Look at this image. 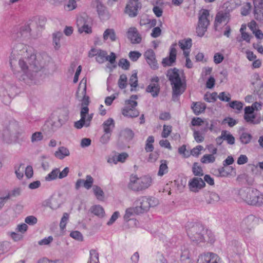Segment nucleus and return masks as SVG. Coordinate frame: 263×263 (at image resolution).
<instances>
[{
    "mask_svg": "<svg viewBox=\"0 0 263 263\" xmlns=\"http://www.w3.org/2000/svg\"><path fill=\"white\" fill-rule=\"evenodd\" d=\"M36 62V55L26 45L19 43L13 47L10 59L12 69L20 81H24L29 85L33 83V73L41 68Z\"/></svg>",
    "mask_w": 263,
    "mask_h": 263,
    "instance_id": "1",
    "label": "nucleus"
},
{
    "mask_svg": "<svg viewBox=\"0 0 263 263\" xmlns=\"http://www.w3.org/2000/svg\"><path fill=\"white\" fill-rule=\"evenodd\" d=\"M239 195L249 205H261L263 204V195L256 189L247 187L241 189L239 191Z\"/></svg>",
    "mask_w": 263,
    "mask_h": 263,
    "instance_id": "2",
    "label": "nucleus"
},
{
    "mask_svg": "<svg viewBox=\"0 0 263 263\" xmlns=\"http://www.w3.org/2000/svg\"><path fill=\"white\" fill-rule=\"evenodd\" d=\"M166 75L172 85L173 97L181 95L185 90V85L182 82L178 70L176 68L170 69Z\"/></svg>",
    "mask_w": 263,
    "mask_h": 263,
    "instance_id": "3",
    "label": "nucleus"
},
{
    "mask_svg": "<svg viewBox=\"0 0 263 263\" xmlns=\"http://www.w3.org/2000/svg\"><path fill=\"white\" fill-rule=\"evenodd\" d=\"M186 230L188 236L193 241L200 242L205 239L203 235L205 229L200 223L189 222L186 226Z\"/></svg>",
    "mask_w": 263,
    "mask_h": 263,
    "instance_id": "4",
    "label": "nucleus"
},
{
    "mask_svg": "<svg viewBox=\"0 0 263 263\" xmlns=\"http://www.w3.org/2000/svg\"><path fill=\"white\" fill-rule=\"evenodd\" d=\"M152 183V179L149 176L138 178L136 175H132L128 184V187L134 191H139L148 188Z\"/></svg>",
    "mask_w": 263,
    "mask_h": 263,
    "instance_id": "5",
    "label": "nucleus"
},
{
    "mask_svg": "<svg viewBox=\"0 0 263 263\" xmlns=\"http://www.w3.org/2000/svg\"><path fill=\"white\" fill-rule=\"evenodd\" d=\"M198 26L196 28V32L198 36L202 37L207 31V28L210 24V13L206 9L200 10L198 14Z\"/></svg>",
    "mask_w": 263,
    "mask_h": 263,
    "instance_id": "6",
    "label": "nucleus"
},
{
    "mask_svg": "<svg viewBox=\"0 0 263 263\" xmlns=\"http://www.w3.org/2000/svg\"><path fill=\"white\" fill-rule=\"evenodd\" d=\"M136 95H132L130 99L125 101V106L122 109V115L128 118H135L139 115V111L136 108L137 106Z\"/></svg>",
    "mask_w": 263,
    "mask_h": 263,
    "instance_id": "7",
    "label": "nucleus"
},
{
    "mask_svg": "<svg viewBox=\"0 0 263 263\" xmlns=\"http://www.w3.org/2000/svg\"><path fill=\"white\" fill-rule=\"evenodd\" d=\"M29 24L25 25L23 28L21 29L19 34L20 37L25 39L30 36L31 26L34 25L43 27L45 25L46 18L44 16H35L29 20Z\"/></svg>",
    "mask_w": 263,
    "mask_h": 263,
    "instance_id": "8",
    "label": "nucleus"
},
{
    "mask_svg": "<svg viewBox=\"0 0 263 263\" xmlns=\"http://www.w3.org/2000/svg\"><path fill=\"white\" fill-rule=\"evenodd\" d=\"M88 111L89 108L87 106L82 107L80 112L81 119L74 123V127L76 128L81 129L84 126L88 127L90 125L93 115H89Z\"/></svg>",
    "mask_w": 263,
    "mask_h": 263,
    "instance_id": "9",
    "label": "nucleus"
},
{
    "mask_svg": "<svg viewBox=\"0 0 263 263\" xmlns=\"http://www.w3.org/2000/svg\"><path fill=\"white\" fill-rule=\"evenodd\" d=\"M157 204V201L152 197L143 196L140 197L136 202L139 213H143L148 211L151 207L154 206Z\"/></svg>",
    "mask_w": 263,
    "mask_h": 263,
    "instance_id": "10",
    "label": "nucleus"
},
{
    "mask_svg": "<svg viewBox=\"0 0 263 263\" xmlns=\"http://www.w3.org/2000/svg\"><path fill=\"white\" fill-rule=\"evenodd\" d=\"M197 263H220V258L215 253L208 252L199 256Z\"/></svg>",
    "mask_w": 263,
    "mask_h": 263,
    "instance_id": "11",
    "label": "nucleus"
},
{
    "mask_svg": "<svg viewBox=\"0 0 263 263\" xmlns=\"http://www.w3.org/2000/svg\"><path fill=\"white\" fill-rule=\"evenodd\" d=\"M230 15L228 12L220 11L216 15L214 26L217 29L220 26L226 25L230 21Z\"/></svg>",
    "mask_w": 263,
    "mask_h": 263,
    "instance_id": "12",
    "label": "nucleus"
},
{
    "mask_svg": "<svg viewBox=\"0 0 263 263\" xmlns=\"http://www.w3.org/2000/svg\"><path fill=\"white\" fill-rule=\"evenodd\" d=\"M205 185L204 181L201 178L194 177L190 179L188 183V186L190 191L197 193L203 189Z\"/></svg>",
    "mask_w": 263,
    "mask_h": 263,
    "instance_id": "13",
    "label": "nucleus"
},
{
    "mask_svg": "<svg viewBox=\"0 0 263 263\" xmlns=\"http://www.w3.org/2000/svg\"><path fill=\"white\" fill-rule=\"evenodd\" d=\"M140 3L139 0H128L125 12L130 17H135L137 15L138 8Z\"/></svg>",
    "mask_w": 263,
    "mask_h": 263,
    "instance_id": "14",
    "label": "nucleus"
},
{
    "mask_svg": "<svg viewBox=\"0 0 263 263\" xmlns=\"http://www.w3.org/2000/svg\"><path fill=\"white\" fill-rule=\"evenodd\" d=\"M86 85L87 79L83 78L80 81L78 91L77 92V96L78 98H83L84 101L86 102V105L88 104V97L86 96Z\"/></svg>",
    "mask_w": 263,
    "mask_h": 263,
    "instance_id": "15",
    "label": "nucleus"
},
{
    "mask_svg": "<svg viewBox=\"0 0 263 263\" xmlns=\"http://www.w3.org/2000/svg\"><path fill=\"white\" fill-rule=\"evenodd\" d=\"M159 78L154 77L151 79V83L146 87L147 92L151 93L153 97L158 96L160 91V87L158 84Z\"/></svg>",
    "mask_w": 263,
    "mask_h": 263,
    "instance_id": "16",
    "label": "nucleus"
},
{
    "mask_svg": "<svg viewBox=\"0 0 263 263\" xmlns=\"http://www.w3.org/2000/svg\"><path fill=\"white\" fill-rule=\"evenodd\" d=\"M176 46V44H173L170 48L169 57L163 59L162 63L164 66H171L175 62L177 55Z\"/></svg>",
    "mask_w": 263,
    "mask_h": 263,
    "instance_id": "17",
    "label": "nucleus"
},
{
    "mask_svg": "<svg viewBox=\"0 0 263 263\" xmlns=\"http://www.w3.org/2000/svg\"><path fill=\"white\" fill-rule=\"evenodd\" d=\"M127 38L133 44L140 43L142 38L136 27H130L127 32Z\"/></svg>",
    "mask_w": 263,
    "mask_h": 263,
    "instance_id": "18",
    "label": "nucleus"
},
{
    "mask_svg": "<svg viewBox=\"0 0 263 263\" xmlns=\"http://www.w3.org/2000/svg\"><path fill=\"white\" fill-rule=\"evenodd\" d=\"M144 56L151 68L156 69L158 68V64L156 59L155 54L153 50L149 49L146 51Z\"/></svg>",
    "mask_w": 263,
    "mask_h": 263,
    "instance_id": "19",
    "label": "nucleus"
},
{
    "mask_svg": "<svg viewBox=\"0 0 263 263\" xmlns=\"http://www.w3.org/2000/svg\"><path fill=\"white\" fill-rule=\"evenodd\" d=\"M180 48L183 51L184 56H189L191 48L192 46V40L190 38L180 40L178 42Z\"/></svg>",
    "mask_w": 263,
    "mask_h": 263,
    "instance_id": "20",
    "label": "nucleus"
},
{
    "mask_svg": "<svg viewBox=\"0 0 263 263\" xmlns=\"http://www.w3.org/2000/svg\"><path fill=\"white\" fill-rule=\"evenodd\" d=\"M254 16L256 20H263V0H253Z\"/></svg>",
    "mask_w": 263,
    "mask_h": 263,
    "instance_id": "21",
    "label": "nucleus"
},
{
    "mask_svg": "<svg viewBox=\"0 0 263 263\" xmlns=\"http://www.w3.org/2000/svg\"><path fill=\"white\" fill-rule=\"evenodd\" d=\"M77 24L78 27V31L80 33H91V27L86 24L84 21V19L82 17L78 18L77 20Z\"/></svg>",
    "mask_w": 263,
    "mask_h": 263,
    "instance_id": "22",
    "label": "nucleus"
},
{
    "mask_svg": "<svg viewBox=\"0 0 263 263\" xmlns=\"http://www.w3.org/2000/svg\"><path fill=\"white\" fill-rule=\"evenodd\" d=\"M255 117L253 108L250 107V106H246L245 108L244 119L247 122L256 124V123L254 122Z\"/></svg>",
    "mask_w": 263,
    "mask_h": 263,
    "instance_id": "23",
    "label": "nucleus"
},
{
    "mask_svg": "<svg viewBox=\"0 0 263 263\" xmlns=\"http://www.w3.org/2000/svg\"><path fill=\"white\" fill-rule=\"evenodd\" d=\"M128 157V155L127 153H122L119 154L117 156H114L111 158L109 159L108 162L109 163L113 162L115 164H117L118 162L123 163Z\"/></svg>",
    "mask_w": 263,
    "mask_h": 263,
    "instance_id": "24",
    "label": "nucleus"
},
{
    "mask_svg": "<svg viewBox=\"0 0 263 263\" xmlns=\"http://www.w3.org/2000/svg\"><path fill=\"white\" fill-rule=\"evenodd\" d=\"M103 37L104 41L109 40L111 42L116 41L117 36L114 29L110 28L106 29L103 33Z\"/></svg>",
    "mask_w": 263,
    "mask_h": 263,
    "instance_id": "25",
    "label": "nucleus"
},
{
    "mask_svg": "<svg viewBox=\"0 0 263 263\" xmlns=\"http://www.w3.org/2000/svg\"><path fill=\"white\" fill-rule=\"evenodd\" d=\"M257 224V219L255 216L250 215L245 218L242 221V224L251 229L254 228Z\"/></svg>",
    "mask_w": 263,
    "mask_h": 263,
    "instance_id": "26",
    "label": "nucleus"
},
{
    "mask_svg": "<svg viewBox=\"0 0 263 263\" xmlns=\"http://www.w3.org/2000/svg\"><path fill=\"white\" fill-rule=\"evenodd\" d=\"M192 108L194 114L196 115H198L204 111L206 108V105L204 103L200 102H194Z\"/></svg>",
    "mask_w": 263,
    "mask_h": 263,
    "instance_id": "27",
    "label": "nucleus"
},
{
    "mask_svg": "<svg viewBox=\"0 0 263 263\" xmlns=\"http://www.w3.org/2000/svg\"><path fill=\"white\" fill-rule=\"evenodd\" d=\"M104 132L105 134H111V129L115 127V122L112 118H109L103 124Z\"/></svg>",
    "mask_w": 263,
    "mask_h": 263,
    "instance_id": "28",
    "label": "nucleus"
},
{
    "mask_svg": "<svg viewBox=\"0 0 263 263\" xmlns=\"http://www.w3.org/2000/svg\"><path fill=\"white\" fill-rule=\"evenodd\" d=\"M54 155L57 158L62 159L69 155V152L67 148L62 146L58 148V151L55 152Z\"/></svg>",
    "mask_w": 263,
    "mask_h": 263,
    "instance_id": "29",
    "label": "nucleus"
},
{
    "mask_svg": "<svg viewBox=\"0 0 263 263\" xmlns=\"http://www.w3.org/2000/svg\"><path fill=\"white\" fill-rule=\"evenodd\" d=\"M96 60L100 64L103 63L107 61V52L101 49L99 50V52L96 57Z\"/></svg>",
    "mask_w": 263,
    "mask_h": 263,
    "instance_id": "30",
    "label": "nucleus"
},
{
    "mask_svg": "<svg viewBox=\"0 0 263 263\" xmlns=\"http://www.w3.org/2000/svg\"><path fill=\"white\" fill-rule=\"evenodd\" d=\"M154 141V137L153 136H150L147 138L145 145V150L146 152H152L153 151L154 149L153 145Z\"/></svg>",
    "mask_w": 263,
    "mask_h": 263,
    "instance_id": "31",
    "label": "nucleus"
},
{
    "mask_svg": "<svg viewBox=\"0 0 263 263\" xmlns=\"http://www.w3.org/2000/svg\"><path fill=\"white\" fill-rule=\"evenodd\" d=\"M60 170L58 168L53 169L50 173H49L45 178L47 181H51L55 180L59 178V173Z\"/></svg>",
    "mask_w": 263,
    "mask_h": 263,
    "instance_id": "32",
    "label": "nucleus"
},
{
    "mask_svg": "<svg viewBox=\"0 0 263 263\" xmlns=\"http://www.w3.org/2000/svg\"><path fill=\"white\" fill-rule=\"evenodd\" d=\"M168 172V166L167 164V161L162 160L160 161V165L158 172V175L162 176Z\"/></svg>",
    "mask_w": 263,
    "mask_h": 263,
    "instance_id": "33",
    "label": "nucleus"
},
{
    "mask_svg": "<svg viewBox=\"0 0 263 263\" xmlns=\"http://www.w3.org/2000/svg\"><path fill=\"white\" fill-rule=\"evenodd\" d=\"M223 140H226L228 144L233 145L235 143V138L227 130L222 131Z\"/></svg>",
    "mask_w": 263,
    "mask_h": 263,
    "instance_id": "34",
    "label": "nucleus"
},
{
    "mask_svg": "<svg viewBox=\"0 0 263 263\" xmlns=\"http://www.w3.org/2000/svg\"><path fill=\"white\" fill-rule=\"evenodd\" d=\"M136 212H139V209H138V207H136V208H130L127 209L124 216V220L126 221H129L130 220L131 217L134 216V214Z\"/></svg>",
    "mask_w": 263,
    "mask_h": 263,
    "instance_id": "35",
    "label": "nucleus"
},
{
    "mask_svg": "<svg viewBox=\"0 0 263 263\" xmlns=\"http://www.w3.org/2000/svg\"><path fill=\"white\" fill-rule=\"evenodd\" d=\"M88 263H99V254L95 250H91Z\"/></svg>",
    "mask_w": 263,
    "mask_h": 263,
    "instance_id": "36",
    "label": "nucleus"
},
{
    "mask_svg": "<svg viewBox=\"0 0 263 263\" xmlns=\"http://www.w3.org/2000/svg\"><path fill=\"white\" fill-rule=\"evenodd\" d=\"M192 172L195 176H202L203 175V172L202 167L198 163L195 162L192 167Z\"/></svg>",
    "mask_w": 263,
    "mask_h": 263,
    "instance_id": "37",
    "label": "nucleus"
},
{
    "mask_svg": "<svg viewBox=\"0 0 263 263\" xmlns=\"http://www.w3.org/2000/svg\"><path fill=\"white\" fill-rule=\"evenodd\" d=\"M215 161V157L212 154H205L201 159L202 163H213Z\"/></svg>",
    "mask_w": 263,
    "mask_h": 263,
    "instance_id": "38",
    "label": "nucleus"
},
{
    "mask_svg": "<svg viewBox=\"0 0 263 263\" xmlns=\"http://www.w3.org/2000/svg\"><path fill=\"white\" fill-rule=\"evenodd\" d=\"M91 212L96 215L102 216L104 213V209L100 205H94L91 208Z\"/></svg>",
    "mask_w": 263,
    "mask_h": 263,
    "instance_id": "39",
    "label": "nucleus"
},
{
    "mask_svg": "<svg viewBox=\"0 0 263 263\" xmlns=\"http://www.w3.org/2000/svg\"><path fill=\"white\" fill-rule=\"evenodd\" d=\"M129 84L132 87L131 90L136 88L138 86V77L137 73L132 74L129 79Z\"/></svg>",
    "mask_w": 263,
    "mask_h": 263,
    "instance_id": "40",
    "label": "nucleus"
},
{
    "mask_svg": "<svg viewBox=\"0 0 263 263\" xmlns=\"http://www.w3.org/2000/svg\"><path fill=\"white\" fill-rule=\"evenodd\" d=\"M231 108L237 110L238 112L242 110L243 103L240 101H233L229 103Z\"/></svg>",
    "mask_w": 263,
    "mask_h": 263,
    "instance_id": "41",
    "label": "nucleus"
},
{
    "mask_svg": "<svg viewBox=\"0 0 263 263\" xmlns=\"http://www.w3.org/2000/svg\"><path fill=\"white\" fill-rule=\"evenodd\" d=\"M93 191L97 198L99 200H102L104 197V193L102 190L98 186H94Z\"/></svg>",
    "mask_w": 263,
    "mask_h": 263,
    "instance_id": "42",
    "label": "nucleus"
},
{
    "mask_svg": "<svg viewBox=\"0 0 263 263\" xmlns=\"http://www.w3.org/2000/svg\"><path fill=\"white\" fill-rule=\"evenodd\" d=\"M218 98V94L216 92L209 94H205L204 97V100L208 102H215Z\"/></svg>",
    "mask_w": 263,
    "mask_h": 263,
    "instance_id": "43",
    "label": "nucleus"
},
{
    "mask_svg": "<svg viewBox=\"0 0 263 263\" xmlns=\"http://www.w3.org/2000/svg\"><path fill=\"white\" fill-rule=\"evenodd\" d=\"M118 86L121 89H124L127 86V77L125 74H121L118 81Z\"/></svg>",
    "mask_w": 263,
    "mask_h": 263,
    "instance_id": "44",
    "label": "nucleus"
},
{
    "mask_svg": "<svg viewBox=\"0 0 263 263\" xmlns=\"http://www.w3.org/2000/svg\"><path fill=\"white\" fill-rule=\"evenodd\" d=\"M93 182V179L90 175H87L86 180H84L83 186L84 187L88 190L91 187Z\"/></svg>",
    "mask_w": 263,
    "mask_h": 263,
    "instance_id": "45",
    "label": "nucleus"
},
{
    "mask_svg": "<svg viewBox=\"0 0 263 263\" xmlns=\"http://www.w3.org/2000/svg\"><path fill=\"white\" fill-rule=\"evenodd\" d=\"M121 135L125 138L130 140L134 137V133L132 130L126 128L121 132Z\"/></svg>",
    "mask_w": 263,
    "mask_h": 263,
    "instance_id": "46",
    "label": "nucleus"
},
{
    "mask_svg": "<svg viewBox=\"0 0 263 263\" xmlns=\"http://www.w3.org/2000/svg\"><path fill=\"white\" fill-rule=\"evenodd\" d=\"M53 42L54 45V47L56 49H58L60 47V39L62 36L61 32H57L53 35Z\"/></svg>",
    "mask_w": 263,
    "mask_h": 263,
    "instance_id": "47",
    "label": "nucleus"
},
{
    "mask_svg": "<svg viewBox=\"0 0 263 263\" xmlns=\"http://www.w3.org/2000/svg\"><path fill=\"white\" fill-rule=\"evenodd\" d=\"M204 236L205 237V239L203 241H209L212 242L214 241V235L211 230L205 229V233Z\"/></svg>",
    "mask_w": 263,
    "mask_h": 263,
    "instance_id": "48",
    "label": "nucleus"
},
{
    "mask_svg": "<svg viewBox=\"0 0 263 263\" xmlns=\"http://www.w3.org/2000/svg\"><path fill=\"white\" fill-rule=\"evenodd\" d=\"M251 8V5L250 3L244 4L241 8V14L244 16L247 15L249 13Z\"/></svg>",
    "mask_w": 263,
    "mask_h": 263,
    "instance_id": "49",
    "label": "nucleus"
},
{
    "mask_svg": "<svg viewBox=\"0 0 263 263\" xmlns=\"http://www.w3.org/2000/svg\"><path fill=\"white\" fill-rule=\"evenodd\" d=\"M172 131V126L171 125H163V131L161 133V136L163 138H167L169 136Z\"/></svg>",
    "mask_w": 263,
    "mask_h": 263,
    "instance_id": "50",
    "label": "nucleus"
},
{
    "mask_svg": "<svg viewBox=\"0 0 263 263\" xmlns=\"http://www.w3.org/2000/svg\"><path fill=\"white\" fill-rule=\"evenodd\" d=\"M43 138V134L40 132H35L32 135L31 141L32 143L41 141Z\"/></svg>",
    "mask_w": 263,
    "mask_h": 263,
    "instance_id": "51",
    "label": "nucleus"
},
{
    "mask_svg": "<svg viewBox=\"0 0 263 263\" xmlns=\"http://www.w3.org/2000/svg\"><path fill=\"white\" fill-rule=\"evenodd\" d=\"M81 0H69L68 4L66 5L65 8L69 11L76 9L77 7V2Z\"/></svg>",
    "mask_w": 263,
    "mask_h": 263,
    "instance_id": "52",
    "label": "nucleus"
},
{
    "mask_svg": "<svg viewBox=\"0 0 263 263\" xmlns=\"http://www.w3.org/2000/svg\"><path fill=\"white\" fill-rule=\"evenodd\" d=\"M119 66L124 70L128 69L130 66L129 61L125 59H121L118 63Z\"/></svg>",
    "mask_w": 263,
    "mask_h": 263,
    "instance_id": "53",
    "label": "nucleus"
},
{
    "mask_svg": "<svg viewBox=\"0 0 263 263\" xmlns=\"http://www.w3.org/2000/svg\"><path fill=\"white\" fill-rule=\"evenodd\" d=\"M203 149V147L202 145H197L191 151V155L195 157H198L201 154V151Z\"/></svg>",
    "mask_w": 263,
    "mask_h": 263,
    "instance_id": "54",
    "label": "nucleus"
},
{
    "mask_svg": "<svg viewBox=\"0 0 263 263\" xmlns=\"http://www.w3.org/2000/svg\"><path fill=\"white\" fill-rule=\"evenodd\" d=\"M252 139V136L248 133H243L240 138V141L242 143L248 144L249 143Z\"/></svg>",
    "mask_w": 263,
    "mask_h": 263,
    "instance_id": "55",
    "label": "nucleus"
},
{
    "mask_svg": "<svg viewBox=\"0 0 263 263\" xmlns=\"http://www.w3.org/2000/svg\"><path fill=\"white\" fill-rule=\"evenodd\" d=\"M68 218L69 214L67 213H64L60 223V227L62 230H64L65 228Z\"/></svg>",
    "mask_w": 263,
    "mask_h": 263,
    "instance_id": "56",
    "label": "nucleus"
},
{
    "mask_svg": "<svg viewBox=\"0 0 263 263\" xmlns=\"http://www.w3.org/2000/svg\"><path fill=\"white\" fill-rule=\"evenodd\" d=\"M162 30L160 27H155L152 31L151 35L154 38H157L160 36L161 34Z\"/></svg>",
    "mask_w": 263,
    "mask_h": 263,
    "instance_id": "57",
    "label": "nucleus"
},
{
    "mask_svg": "<svg viewBox=\"0 0 263 263\" xmlns=\"http://www.w3.org/2000/svg\"><path fill=\"white\" fill-rule=\"evenodd\" d=\"M218 98L222 101L229 102L231 100L230 93H226L225 92H221L218 95Z\"/></svg>",
    "mask_w": 263,
    "mask_h": 263,
    "instance_id": "58",
    "label": "nucleus"
},
{
    "mask_svg": "<svg viewBox=\"0 0 263 263\" xmlns=\"http://www.w3.org/2000/svg\"><path fill=\"white\" fill-rule=\"evenodd\" d=\"M141 56V54L138 51H130L129 53V59L134 62L137 61Z\"/></svg>",
    "mask_w": 263,
    "mask_h": 263,
    "instance_id": "59",
    "label": "nucleus"
},
{
    "mask_svg": "<svg viewBox=\"0 0 263 263\" xmlns=\"http://www.w3.org/2000/svg\"><path fill=\"white\" fill-rule=\"evenodd\" d=\"M224 59V56L222 53L217 52L215 53L213 57L214 62L216 64L221 63Z\"/></svg>",
    "mask_w": 263,
    "mask_h": 263,
    "instance_id": "60",
    "label": "nucleus"
},
{
    "mask_svg": "<svg viewBox=\"0 0 263 263\" xmlns=\"http://www.w3.org/2000/svg\"><path fill=\"white\" fill-rule=\"evenodd\" d=\"M155 260L156 263H167V260L164 257L163 254L160 252L157 253Z\"/></svg>",
    "mask_w": 263,
    "mask_h": 263,
    "instance_id": "61",
    "label": "nucleus"
},
{
    "mask_svg": "<svg viewBox=\"0 0 263 263\" xmlns=\"http://www.w3.org/2000/svg\"><path fill=\"white\" fill-rule=\"evenodd\" d=\"M70 237L72 238L78 240H83V236L82 234L78 231H72L70 234Z\"/></svg>",
    "mask_w": 263,
    "mask_h": 263,
    "instance_id": "62",
    "label": "nucleus"
},
{
    "mask_svg": "<svg viewBox=\"0 0 263 263\" xmlns=\"http://www.w3.org/2000/svg\"><path fill=\"white\" fill-rule=\"evenodd\" d=\"M193 136L195 141L198 143L202 142L204 140V137L198 131H194Z\"/></svg>",
    "mask_w": 263,
    "mask_h": 263,
    "instance_id": "63",
    "label": "nucleus"
},
{
    "mask_svg": "<svg viewBox=\"0 0 263 263\" xmlns=\"http://www.w3.org/2000/svg\"><path fill=\"white\" fill-rule=\"evenodd\" d=\"M53 241V237L50 236L47 238H45L39 241L38 243L40 246L49 245Z\"/></svg>",
    "mask_w": 263,
    "mask_h": 263,
    "instance_id": "64",
    "label": "nucleus"
}]
</instances>
